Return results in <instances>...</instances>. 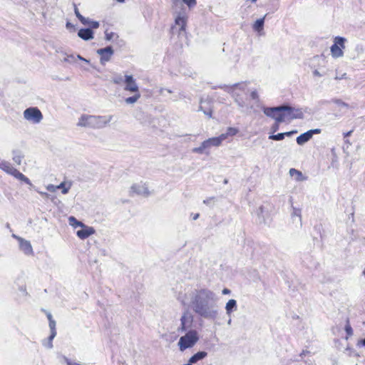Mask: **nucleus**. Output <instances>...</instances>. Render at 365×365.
<instances>
[{
  "instance_id": "2eb2a0df",
  "label": "nucleus",
  "mask_w": 365,
  "mask_h": 365,
  "mask_svg": "<svg viewBox=\"0 0 365 365\" xmlns=\"http://www.w3.org/2000/svg\"><path fill=\"white\" fill-rule=\"evenodd\" d=\"M321 133L320 129L309 130L306 133L301 134L297 138V143L299 145H302L308 142L313 136L314 134H319Z\"/></svg>"
},
{
  "instance_id": "49530a36",
  "label": "nucleus",
  "mask_w": 365,
  "mask_h": 365,
  "mask_svg": "<svg viewBox=\"0 0 365 365\" xmlns=\"http://www.w3.org/2000/svg\"><path fill=\"white\" fill-rule=\"evenodd\" d=\"M200 110H202L203 111V113L207 115L209 118H211L212 117V112L210 110H208V111H205V110H203L202 106H200V108H199Z\"/></svg>"
},
{
  "instance_id": "37998d69",
  "label": "nucleus",
  "mask_w": 365,
  "mask_h": 365,
  "mask_svg": "<svg viewBox=\"0 0 365 365\" xmlns=\"http://www.w3.org/2000/svg\"><path fill=\"white\" fill-rule=\"evenodd\" d=\"M293 217H297L299 219H301V212L299 210L294 209L292 213Z\"/></svg>"
},
{
  "instance_id": "7c9ffc66",
  "label": "nucleus",
  "mask_w": 365,
  "mask_h": 365,
  "mask_svg": "<svg viewBox=\"0 0 365 365\" xmlns=\"http://www.w3.org/2000/svg\"><path fill=\"white\" fill-rule=\"evenodd\" d=\"M68 223L74 229L80 228L83 225L82 222L78 221L75 217L73 216L68 217Z\"/></svg>"
},
{
  "instance_id": "603ef678",
  "label": "nucleus",
  "mask_w": 365,
  "mask_h": 365,
  "mask_svg": "<svg viewBox=\"0 0 365 365\" xmlns=\"http://www.w3.org/2000/svg\"><path fill=\"white\" fill-rule=\"evenodd\" d=\"M47 317H48V319L49 322L51 320H53V318H52V315L50 313L47 314Z\"/></svg>"
},
{
  "instance_id": "bb28decb",
  "label": "nucleus",
  "mask_w": 365,
  "mask_h": 365,
  "mask_svg": "<svg viewBox=\"0 0 365 365\" xmlns=\"http://www.w3.org/2000/svg\"><path fill=\"white\" fill-rule=\"evenodd\" d=\"M289 175L297 181H302L305 179L302 172L294 168L289 170Z\"/></svg>"
},
{
  "instance_id": "f704fd0d",
  "label": "nucleus",
  "mask_w": 365,
  "mask_h": 365,
  "mask_svg": "<svg viewBox=\"0 0 365 365\" xmlns=\"http://www.w3.org/2000/svg\"><path fill=\"white\" fill-rule=\"evenodd\" d=\"M315 353L314 351L309 349V348H306L303 349L300 354V356L302 358L306 357L307 356H311Z\"/></svg>"
},
{
  "instance_id": "0eeeda50",
  "label": "nucleus",
  "mask_w": 365,
  "mask_h": 365,
  "mask_svg": "<svg viewBox=\"0 0 365 365\" xmlns=\"http://www.w3.org/2000/svg\"><path fill=\"white\" fill-rule=\"evenodd\" d=\"M200 339L199 332L196 329H190L185 331L184 335L180 337L178 346L181 351L193 347Z\"/></svg>"
},
{
  "instance_id": "412c9836",
  "label": "nucleus",
  "mask_w": 365,
  "mask_h": 365,
  "mask_svg": "<svg viewBox=\"0 0 365 365\" xmlns=\"http://www.w3.org/2000/svg\"><path fill=\"white\" fill-rule=\"evenodd\" d=\"M238 129L236 128L229 127L225 133H222L217 138L220 140V144L230 136H234L238 133Z\"/></svg>"
},
{
  "instance_id": "c9c22d12",
  "label": "nucleus",
  "mask_w": 365,
  "mask_h": 365,
  "mask_svg": "<svg viewBox=\"0 0 365 365\" xmlns=\"http://www.w3.org/2000/svg\"><path fill=\"white\" fill-rule=\"evenodd\" d=\"M312 73L314 77L320 78L324 76V73L320 72L315 66H312Z\"/></svg>"
},
{
  "instance_id": "c03bdc74",
  "label": "nucleus",
  "mask_w": 365,
  "mask_h": 365,
  "mask_svg": "<svg viewBox=\"0 0 365 365\" xmlns=\"http://www.w3.org/2000/svg\"><path fill=\"white\" fill-rule=\"evenodd\" d=\"M250 97L253 99V100H257L258 99V93L256 91H253L251 92L250 93Z\"/></svg>"
},
{
  "instance_id": "9b49d317",
  "label": "nucleus",
  "mask_w": 365,
  "mask_h": 365,
  "mask_svg": "<svg viewBox=\"0 0 365 365\" xmlns=\"http://www.w3.org/2000/svg\"><path fill=\"white\" fill-rule=\"evenodd\" d=\"M130 195L148 196L150 191L147 184L143 181L133 183L129 189Z\"/></svg>"
},
{
  "instance_id": "a19ab883",
  "label": "nucleus",
  "mask_w": 365,
  "mask_h": 365,
  "mask_svg": "<svg viewBox=\"0 0 365 365\" xmlns=\"http://www.w3.org/2000/svg\"><path fill=\"white\" fill-rule=\"evenodd\" d=\"M99 22L96 21H93L91 22V24L89 25L90 27L92 29H97L99 27Z\"/></svg>"
},
{
  "instance_id": "72a5a7b5",
  "label": "nucleus",
  "mask_w": 365,
  "mask_h": 365,
  "mask_svg": "<svg viewBox=\"0 0 365 365\" xmlns=\"http://www.w3.org/2000/svg\"><path fill=\"white\" fill-rule=\"evenodd\" d=\"M81 63L79 64V67L83 71L88 72L90 71V68L92 67L94 68V66L91 64L90 62V64L85 63L84 62L81 61Z\"/></svg>"
},
{
  "instance_id": "c756f323",
  "label": "nucleus",
  "mask_w": 365,
  "mask_h": 365,
  "mask_svg": "<svg viewBox=\"0 0 365 365\" xmlns=\"http://www.w3.org/2000/svg\"><path fill=\"white\" fill-rule=\"evenodd\" d=\"M71 183L68 182H62L60 185H57V190L61 189L63 194L66 195L71 189Z\"/></svg>"
},
{
  "instance_id": "58836bf2",
  "label": "nucleus",
  "mask_w": 365,
  "mask_h": 365,
  "mask_svg": "<svg viewBox=\"0 0 365 365\" xmlns=\"http://www.w3.org/2000/svg\"><path fill=\"white\" fill-rule=\"evenodd\" d=\"M345 331L348 336H351L353 334V330L351 326L347 324L345 327Z\"/></svg>"
},
{
  "instance_id": "1a4fd4ad",
  "label": "nucleus",
  "mask_w": 365,
  "mask_h": 365,
  "mask_svg": "<svg viewBox=\"0 0 365 365\" xmlns=\"http://www.w3.org/2000/svg\"><path fill=\"white\" fill-rule=\"evenodd\" d=\"M220 145V140L217 137H212L202 142L198 147L192 148V152L200 155H207L212 147H218Z\"/></svg>"
},
{
  "instance_id": "f257e3e1",
  "label": "nucleus",
  "mask_w": 365,
  "mask_h": 365,
  "mask_svg": "<svg viewBox=\"0 0 365 365\" xmlns=\"http://www.w3.org/2000/svg\"><path fill=\"white\" fill-rule=\"evenodd\" d=\"M182 305L190 307L199 317L215 320L219 314L217 294L207 288L188 289L178 296Z\"/></svg>"
},
{
  "instance_id": "393cba45",
  "label": "nucleus",
  "mask_w": 365,
  "mask_h": 365,
  "mask_svg": "<svg viewBox=\"0 0 365 365\" xmlns=\"http://www.w3.org/2000/svg\"><path fill=\"white\" fill-rule=\"evenodd\" d=\"M225 311H226V314L228 316H230L231 314L233 312L236 311L237 309V301L235 299H230V300H228V302L225 304Z\"/></svg>"
},
{
  "instance_id": "4be33fe9",
  "label": "nucleus",
  "mask_w": 365,
  "mask_h": 365,
  "mask_svg": "<svg viewBox=\"0 0 365 365\" xmlns=\"http://www.w3.org/2000/svg\"><path fill=\"white\" fill-rule=\"evenodd\" d=\"M0 169L11 175L16 168L14 167L10 162L5 160H0Z\"/></svg>"
},
{
  "instance_id": "5fc2aeb1",
  "label": "nucleus",
  "mask_w": 365,
  "mask_h": 365,
  "mask_svg": "<svg viewBox=\"0 0 365 365\" xmlns=\"http://www.w3.org/2000/svg\"><path fill=\"white\" fill-rule=\"evenodd\" d=\"M257 0H247V2L255 3Z\"/></svg>"
},
{
  "instance_id": "a18cd8bd",
  "label": "nucleus",
  "mask_w": 365,
  "mask_h": 365,
  "mask_svg": "<svg viewBox=\"0 0 365 365\" xmlns=\"http://www.w3.org/2000/svg\"><path fill=\"white\" fill-rule=\"evenodd\" d=\"M37 192L39 193V195H40L43 198H45V199H48V198H49V195H48L47 192H42V191H39V190H37Z\"/></svg>"
},
{
  "instance_id": "bf43d9fd",
  "label": "nucleus",
  "mask_w": 365,
  "mask_h": 365,
  "mask_svg": "<svg viewBox=\"0 0 365 365\" xmlns=\"http://www.w3.org/2000/svg\"><path fill=\"white\" fill-rule=\"evenodd\" d=\"M363 274H364V276H365V268H364V270L363 271Z\"/></svg>"
},
{
  "instance_id": "4d7b16f0",
  "label": "nucleus",
  "mask_w": 365,
  "mask_h": 365,
  "mask_svg": "<svg viewBox=\"0 0 365 365\" xmlns=\"http://www.w3.org/2000/svg\"><path fill=\"white\" fill-rule=\"evenodd\" d=\"M278 128V125H277L276 127H274V131Z\"/></svg>"
},
{
  "instance_id": "864d4df0",
  "label": "nucleus",
  "mask_w": 365,
  "mask_h": 365,
  "mask_svg": "<svg viewBox=\"0 0 365 365\" xmlns=\"http://www.w3.org/2000/svg\"><path fill=\"white\" fill-rule=\"evenodd\" d=\"M106 39L107 40H110L111 39V34H106Z\"/></svg>"
},
{
  "instance_id": "ddd939ff",
  "label": "nucleus",
  "mask_w": 365,
  "mask_h": 365,
  "mask_svg": "<svg viewBox=\"0 0 365 365\" xmlns=\"http://www.w3.org/2000/svg\"><path fill=\"white\" fill-rule=\"evenodd\" d=\"M12 237L18 241L19 249L21 252L28 256H31L34 255L33 248L29 241L14 234L12 235Z\"/></svg>"
},
{
  "instance_id": "473e14b6",
  "label": "nucleus",
  "mask_w": 365,
  "mask_h": 365,
  "mask_svg": "<svg viewBox=\"0 0 365 365\" xmlns=\"http://www.w3.org/2000/svg\"><path fill=\"white\" fill-rule=\"evenodd\" d=\"M49 327L51 329V338H54L56 335V322L54 320H51L49 322Z\"/></svg>"
},
{
  "instance_id": "2f4dec72",
  "label": "nucleus",
  "mask_w": 365,
  "mask_h": 365,
  "mask_svg": "<svg viewBox=\"0 0 365 365\" xmlns=\"http://www.w3.org/2000/svg\"><path fill=\"white\" fill-rule=\"evenodd\" d=\"M333 103L337 105L339 108H349V106L348 103H345L344 101H341V99H333Z\"/></svg>"
},
{
  "instance_id": "a211bd4d",
  "label": "nucleus",
  "mask_w": 365,
  "mask_h": 365,
  "mask_svg": "<svg viewBox=\"0 0 365 365\" xmlns=\"http://www.w3.org/2000/svg\"><path fill=\"white\" fill-rule=\"evenodd\" d=\"M266 16L267 15L262 18L257 19L252 26L253 31L257 33L259 36L264 34V26Z\"/></svg>"
},
{
  "instance_id": "cd10ccee",
  "label": "nucleus",
  "mask_w": 365,
  "mask_h": 365,
  "mask_svg": "<svg viewBox=\"0 0 365 365\" xmlns=\"http://www.w3.org/2000/svg\"><path fill=\"white\" fill-rule=\"evenodd\" d=\"M297 131H289L286 133H278L277 135H272L269 137V139L274 140H282L284 138V136H290Z\"/></svg>"
},
{
  "instance_id": "7ed1b4c3",
  "label": "nucleus",
  "mask_w": 365,
  "mask_h": 365,
  "mask_svg": "<svg viewBox=\"0 0 365 365\" xmlns=\"http://www.w3.org/2000/svg\"><path fill=\"white\" fill-rule=\"evenodd\" d=\"M112 120V116H100L83 114L78 120L77 126L90 128H102L106 127Z\"/></svg>"
},
{
  "instance_id": "f3484780",
  "label": "nucleus",
  "mask_w": 365,
  "mask_h": 365,
  "mask_svg": "<svg viewBox=\"0 0 365 365\" xmlns=\"http://www.w3.org/2000/svg\"><path fill=\"white\" fill-rule=\"evenodd\" d=\"M172 8L173 10H180L184 9V4H187L189 8H193L196 6V0H172Z\"/></svg>"
},
{
  "instance_id": "9d476101",
  "label": "nucleus",
  "mask_w": 365,
  "mask_h": 365,
  "mask_svg": "<svg viewBox=\"0 0 365 365\" xmlns=\"http://www.w3.org/2000/svg\"><path fill=\"white\" fill-rule=\"evenodd\" d=\"M23 117L25 120L34 125L40 123L43 118L41 111L37 107H29L25 109Z\"/></svg>"
},
{
  "instance_id": "423d86ee",
  "label": "nucleus",
  "mask_w": 365,
  "mask_h": 365,
  "mask_svg": "<svg viewBox=\"0 0 365 365\" xmlns=\"http://www.w3.org/2000/svg\"><path fill=\"white\" fill-rule=\"evenodd\" d=\"M174 24L172 26L173 34H176L178 36L185 34L187 28L188 15L185 9L180 10H173Z\"/></svg>"
},
{
  "instance_id": "c85d7f7f",
  "label": "nucleus",
  "mask_w": 365,
  "mask_h": 365,
  "mask_svg": "<svg viewBox=\"0 0 365 365\" xmlns=\"http://www.w3.org/2000/svg\"><path fill=\"white\" fill-rule=\"evenodd\" d=\"M133 94V96L128 97L125 99V102L127 104H134L141 97L140 91L137 93H132Z\"/></svg>"
},
{
  "instance_id": "6e6d98bb",
  "label": "nucleus",
  "mask_w": 365,
  "mask_h": 365,
  "mask_svg": "<svg viewBox=\"0 0 365 365\" xmlns=\"http://www.w3.org/2000/svg\"><path fill=\"white\" fill-rule=\"evenodd\" d=\"M231 322H232V320H231V319H230L228 320V322H227V324H231Z\"/></svg>"
},
{
  "instance_id": "aec40b11",
  "label": "nucleus",
  "mask_w": 365,
  "mask_h": 365,
  "mask_svg": "<svg viewBox=\"0 0 365 365\" xmlns=\"http://www.w3.org/2000/svg\"><path fill=\"white\" fill-rule=\"evenodd\" d=\"M11 158L15 164L20 165L24 158V154L22 150L14 149L11 152Z\"/></svg>"
},
{
  "instance_id": "4468645a",
  "label": "nucleus",
  "mask_w": 365,
  "mask_h": 365,
  "mask_svg": "<svg viewBox=\"0 0 365 365\" xmlns=\"http://www.w3.org/2000/svg\"><path fill=\"white\" fill-rule=\"evenodd\" d=\"M97 53L100 55V62L104 65L106 62L109 61L113 54V50L110 46L97 50Z\"/></svg>"
},
{
  "instance_id": "e433bc0d",
  "label": "nucleus",
  "mask_w": 365,
  "mask_h": 365,
  "mask_svg": "<svg viewBox=\"0 0 365 365\" xmlns=\"http://www.w3.org/2000/svg\"><path fill=\"white\" fill-rule=\"evenodd\" d=\"M54 338H51V334L50 336L48 337V339L46 341L43 342V346L48 349H51L53 347L52 340Z\"/></svg>"
},
{
  "instance_id": "39448f33",
  "label": "nucleus",
  "mask_w": 365,
  "mask_h": 365,
  "mask_svg": "<svg viewBox=\"0 0 365 365\" xmlns=\"http://www.w3.org/2000/svg\"><path fill=\"white\" fill-rule=\"evenodd\" d=\"M247 85L246 83H239L222 87L225 91L230 93L241 108L245 107V103L242 96L247 93Z\"/></svg>"
},
{
  "instance_id": "8fccbe9b",
  "label": "nucleus",
  "mask_w": 365,
  "mask_h": 365,
  "mask_svg": "<svg viewBox=\"0 0 365 365\" xmlns=\"http://www.w3.org/2000/svg\"><path fill=\"white\" fill-rule=\"evenodd\" d=\"M230 292H231V291L229 289H227V288L223 289L222 291V294H225V295L230 294Z\"/></svg>"
},
{
  "instance_id": "f8f14e48",
  "label": "nucleus",
  "mask_w": 365,
  "mask_h": 365,
  "mask_svg": "<svg viewBox=\"0 0 365 365\" xmlns=\"http://www.w3.org/2000/svg\"><path fill=\"white\" fill-rule=\"evenodd\" d=\"M180 322L178 331L180 332L188 331L192 326L193 315L188 310L184 311L180 317Z\"/></svg>"
},
{
  "instance_id": "ea45409f",
  "label": "nucleus",
  "mask_w": 365,
  "mask_h": 365,
  "mask_svg": "<svg viewBox=\"0 0 365 365\" xmlns=\"http://www.w3.org/2000/svg\"><path fill=\"white\" fill-rule=\"evenodd\" d=\"M74 12H75V14H76V17H77L79 20H81V19H82V20H84V16H83L80 14L79 11H78V9L77 8V6H75Z\"/></svg>"
},
{
  "instance_id": "20e7f679",
  "label": "nucleus",
  "mask_w": 365,
  "mask_h": 365,
  "mask_svg": "<svg viewBox=\"0 0 365 365\" xmlns=\"http://www.w3.org/2000/svg\"><path fill=\"white\" fill-rule=\"evenodd\" d=\"M112 81L117 85H123V90L128 93H137L139 91V86L134 77L128 73L115 74L112 78Z\"/></svg>"
},
{
  "instance_id": "de8ad7c7",
  "label": "nucleus",
  "mask_w": 365,
  "mask_h": 365,
  "mask_svg": "<svg viewBox=\"0 0 365 365\" xmlns=\"http://www.w3.org/2000/svg\"><path fill=\"white\" fill-rule=\"evenodd\" d=\"M357 346H365V338L364 339L359 340L357 344Z\"/></svg>"
},
{
  "instance_id": "5701e85b",
  "label": "nucleus",
  "mask_w": 365,
  "mask_h": 365,
  "mask_svg": "<svg viewBox=\"0 0 365 365\" xmlns=\"http://www.w3.org/2000/svg\"><path fill=\"white\" fill-rule=\"evenodd\" d=\"M11 175L13 176L15 179L26 185H32L31 180L16 168L14 170Z\"/></svg>"
},
{
  "instance_id": "4c0bfd02",
  "label": "nucleus",
  "mask_w": 365,
  "mask_h": 365,
  "mask_svg": "<svg viewBox=\"0 0 365 365\" xmlns=\"http://www.w3.org/2000/svg\"><path fill=\"white\" fill-rule=\"evenodd\" d=\"M46 188L48 191L54 192L57 190V185L48 184V185H46Z\"/></svg>"
},
{
  "instance_id": "3c124183",
  "label": "nucleus",
  "mask_w": 365,
  "mask_h": 365,
  "mask_svg": "<svg viewBox=\"0 0 365 365\" xmlns=\"http://www.w3.org/2000/svg\"><path fill=\"white\" fill-rule=\"evenodd\" d=\"M200 215L198 213L192 214L191 217L193 220H196L199 217Z\"/></svg>"
},
{
  "instance_id": "dca6fc26",
  "label": "nucleus",
  "mask_w": 365,
  "mask_h": 365,
  "mask_svg": "<svg viewBox=\"0 0 365 365\" xmlns=\"http://www.w3.org/2000/svg\"><path fill=\"white\" fill-rule=\"evenodd\" d=\"M95 233L93 227L83 224L79 230L76 231L77 237L81 240H85Z\"/></svg>"
},
{
  "instance_id": "6ab92c4d",
  "label": "nucleus",
  "mask_w": 365,
  "mask_h": 365,
  "mask_svg": "<svg viewBox=\"0 0 365 365\" xmlns=\"http://www.w3.org/2000/svg\"><path fill=\"white\" fill-rule=\"evenodd\" d=\"M78 60L84 62L85 63L90 64V61L88 59H86L80 55L73 54L67 55L64 58L63 61L68 63H75L77 62Z\"/></svg>"
},
{
  "instance_id": "09e8293b",
  "label": "nucleus",
  "mask_w": 365,
  "mask_h": 365,
  "mask_svg": "<svg viewBox=\"0 0 365 365\" xmlns=\"http://www.w3.org/2000/svg\"><path fill=\"white\" fill-rule=\"evenodd\" d=\"M313 61L319 63L321 61H324V58L322 56H317L314 57Z\"/></svg>"
},
{
  "instance_id": "a878e982",
  "label": "nucleus",
  "mask_w": 365,
  "mask_h": 365,
  "mask_svg": "<svg viewBox=\"0 0 365 365\" xmlns=\"http://www.w3.org/2000/svg\"><path fill=\"white\" fill-rule=\"evenodd\" d=\"M207 356V353L205 351H199L191 356L189 359V362L192 364L197 362L200 360L203 359Z\"/></svg>"
},
{
  "instance_id": "b1692460",
  "label": "nucleus",
  "mask_w": 365,
  "mask_h": 365,
  "mask_svg": "<svg viewBox=\"0 0 365 365\" xmlns=\"http://www.w3.org/2000/svg\"><path fill=\"white\" fill-rule=\"evenodd\" d=\"M78 36L85 41H88L93 38V32L89 29H81L78 31Z\"/></svg>"
},
{
  "instance_id": "79ce46f5",
  "label": "nucleus",
  "mask_w": 365,
  "mask_h": 365,
  "mask_svg": "<svg viewBox=\"0 0 365 365\" xmlns=\"http://www.w3.org/2000/svg\"><path fill=\"white\" fill-rule=\"evenodd\" d=\"M80 21L83 24V25H86V26H89L91 24V22L92 21V20L88 19V18H85L84 17V20H82V19L80 20Z\"/></svg>"
},
{
  "instance_id": "13d9d810",
  "label": "nucleus",
  "mask_w": 365,
  "mask_h": 365,
  "mask_svg": "<svg viewBox=\"0 0 365 365\" xmlns=\"http://www.w3.org/2000/svg\"><path fill=\"white\" fill-rule=\"evenodd\" d=\"M119 2H123L125 0H117Z\"/></svg>"
},
{
  "instance_id": "f03ea898",
  "label": "nucleus",
  "mask_w": 365,
  "mask_h": 365,
  "mask_svg": "<svg viewBox=\"0 0 365 365\" xmlns=\"http://www.w3.org/2000/svg\"><path fill=\"white\" fill-rule=\"evenodd\" d=\"M263 111L267 116L274 118L277 123L290 122L294 119H301L304 117L302 109L286 106L264 108Z\"/></svg>"
},
{
  "instance_id": "6e6552de",
  "label": "nucleus",
  "mask_w": 365,
  "mask_h": 365,
  "mask_svg": "<svg viewBox=\"0 0 365 365\" xmlns=\"http://www.w3.org/2000/svg\"><path fill=\"white\" fill-rule=\"evenodd\" d=\"M347 39L342 36H335L333 38V44L330 47V54L333 58H340L344 55L346 43Z\"/></svg>"
}]
</instances>
